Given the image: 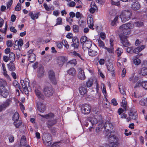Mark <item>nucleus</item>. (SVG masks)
<instances>
[{
  "instance_id": "1",
  "label": "nucleus",
  "mask_w": 147,
  "mask_h": 147,
  "mask_svg": "<svg viewBox=\"0 0 147 147\" xmlns=\"http://www.w3.org/2000/svg\"><path fill=\"white\" fill-rule=\"evenodd\" d=\"M134 25V24L129 22L122 25L119 28L118 32L119 33V36L121 42L123 45L125 47L128 46L129 45L126 35L130 34V29L133 28Z\"/></svg>"
},
{
  "instance_id": "2",
  "label": "nucleus",
  "mask_w": 147,
  "mask_h": 147,
  "mask_svg": "<svg viewBox=\"0 0 147 147\" xmlns=\"http://www.w3.org/2000/svg\"><path fill=\"white\" fill-rule=\"evenodd\" d=\"M109 136L110 140H111L109 141L110 144L102 145L99 147H116L119 145L120 142L117 137L114 135Z\"/></svg>"
},
{
  "instance_id": "3",
  "label": "nucleus",
  "mask_w": 147,
  "mask_h": 147,
  "mask_svg": "<svg viewBox=\"0 0 147 147\" xmlns=\"http://www.w3.org/2000/svg\"><path fill=\"white\" fill-rule=\"evenodd\" d=\"M132 15V12L130 10L128 9L124 10L121 12L120 18L122 22H125L131 19Z\"/></svg>"
},
{
  "instance_id": "4",
  "label": "nucleus",
  "mask_w": 147,
  "mask_h": 147,
  "mask_svg": "<svg viewBox=\"0 0 147 147\" xmlns=\"http://www.w3.org/2000/svg\"><path fill=\"white\" fill-rule=\"evenodd\" d=\"M103 127H104L106 131H107L112 129L113 128V126L112 124L109 121H107L104 125L102 123L99 124L97 128L96 129V131L97 132H99V131L102 130Z\"/></svg>"
},
{
  "instance_id": "5",
  "label": "nucleus",
  "mask_w": 147,
  "mask_h": 147,
  "mask_svg": "<svg viewBox=\"0 0 147 147\" xmlns=\"http://www.w3.org/2000/svg\"><path fill=\"white\" fill-rule=\"evenodd\" d=\"M82 112L84 114H88L90 113L91 110L90 106L88 104L83 105L81 108Z\"/></svg>"
},
{
  "instance_id": "6",
  "label": "nucleus",
  "mask_w": 147,
  "mask_h": 147,
  "mask_svg": "<svg viewBox=\"0 0 147 147\" xmlns=\"http://www.w3.org/2000/svg\"><path fill=\"white\" fill-rule=\"evenodd\" d=\"M87 24L89 28L94 29L93 27L94 26V21L92 15L90 14H89L87 18Z\"/></svg>"
},
{
  "instance_id": "7",
  "label": "nucleus",
  "mask_w": 147,
  "mask_h": 147,
  "mask_svg": "<svg viewBox=\"0 0 147 147\" xmlns=\"http://www.w3.org/2000/svg\"><path fill=\"white\" fill-rule=\"evenodd\" d=\"M131 9L134 11H137L139 10L141 6L139 3L136 0H133L131 3Z\"/></svg>"
},
{
  "instance_id": "8",
  "label": "nucleus",
  "mask_w": 147,
  "mask_h": 147,
  "mask_svg": "<svg viewBox=\"0 0 147 147\" xmlns=\"http://www.w3.org/2000/svg\"><path fill=\"white\" fill-rule=\"evenodd\" d=\"M66 61V59L63 56H59L57 58V62L58 66L61 67Z\"/></svg>"
},
{
  "instance_id": "9",
  "label": "nucleus",
  "mask_w": 147,
  "mask_h": 147,
  "mask_svg": "<svg viewBox=\"0 0 147 147\" xmlns=\"http://www.w3.org/2000/svg\"><path fill=\"white\" fill-rule=\"evenodd\" d=\"M33 49L30 50L27 53L28 60L31 62H33L36 60V56L33 53Z\"/></svg>"
},
{
  "instance_id": "10",
  "label": "nucleus",
  "mask_w": 147,
  "mask_h": 147,
  "mask_svg": "<svg viewBox=\"0 0 147 147\" xmlns=\"http://www.w3.org/2000/svg\"><path fill=\"white\" fill-rule=\"evenodd\" d=\"M114 37L112 36L110 39L109 42L110 46V48H108L105 47L104 49L106 50L109 53H113L114 51V48L113 47V41H114Z\"/></svg>"
},
{
  "instance_id": "11",
  "label": "nucleus",
  "mask_w": 147,
  "mask_h": 147,
  "mask_svg": "<svg viewBox=\"0 0 147 147\" xmlns=\"http://www.w3.org/2000/svg\"><path fill=\"white\" fill-rule=\"evenodd\" d=\"M44 92L46 96L49 97L53 95L54 90L51 87H46L44 89Z\"/></svg>"
},
{
  "instance_id": "12",
  "label": "nucleus",
  "mask_w": 147,
  "mask_h": 147,
  "mask_svg": "<svg viewBox=\"0 0 147 147\" xmlns=\"http://www.w3.org/2000/svg\"><path fill=\"white\" fill-rule=\"evenodd\" d=\"M49 78L53 84L55 85L57 83L54 72L53 70H50L49 72Z\"/></svg>"
},
{
  "instance_id": "13",
  "label": "nucleus",
  "mask_w": 147,
  "mask_h": 147,
  "mask_svg": "<svg viewBox=\"0 0 147 147\" xmlns=\"http://www.w3.org/2000/svg\"><path fill=\"white\" fill-rule=\"evenodd\" d=\"M97 81L96 78L94 77L89 78L86 82V85L87 87L89 88L91 87L93 83H96Z\"/></svg>"
},
{
  "instance_id": "14",
  "label": "nucleus",
  "mask_w": 147,
  "mask_h": 147,
  "mask_svg": "<svg viewBox=\"0 0 147 147\" xmlns=\"http://www.w3.org/2000/svg\"><path fill=\"white\" fill-rule=\"evenodd\" d=\"M92 45V42L91 41L87 40L83 43L82 49L84 50L85 51L90 48Z\"/></svg>"
},
{
  "instance_id": "15",
  "label": "nucleus",
  "mask_w": 147,
  "mask_h": 147,
  "mask_svg": "<svg viewBox=\"0 0 147 147\" xmlns=\"http://www.w3.org/2000/svg\"><path fill=\"white\" fill-rule=\"evenodd\" d=\"M37 109L40 112H44L45 110V105L41 102H38L37 105Z\"/></svg>"
},
{
  "instance_id": "16",
  "label": "nucleus",
  "mask_w": 147,
  "mask_h": 147,
  "mask_svg": "<svg viewBox=\"0 0 147 147\" xmlns=\"http://www.w3.org/2000/svg\"><path fill=\"white\" fill-rule=\"evenodd\" d=\"M78 77L79 79L82 80H84L86 78L84 71L81 69H79Z\"/></svg>"
},
{
  "instance_id": "17",
  "label": "nucleus",
  "mask_w": 147,
  "mask_h": 147,
  "mask_svg": "<svg viewBox=\"0 0 147 147\" xmlns=\"http://www.w3.org/2000/svg\"><path fill=\"white\" fill-rule=\"evenodd\" d=\"M141 86L145 89L147 90V81H144L142 82H137L134 88H137Z\"/></svg>"
},
{
  "instance_id": "18",
  "label": "nucleus",
  "mask_w": 147,
  "mask_h": 147,
  "mask_svg": "<svg viewBox=\"0 0 147 147\" xmlns=\"http://www.w3.org/2000/svg\"><path fill=\"white\" fill-rule=\"evenodd\" d=\"M146 47L145 45H142L135 48L133 51V53L135 54H138L143 50Z\"/></svg>"
},
{
  "instance_id": "19",
  "label": "nucleus",
  "mask_w": 147,
  "mask_h": 147,
  "mask_svg": "<svg viewBox=\"0 0 147 147\" xmlns=\"http://www.w3.org/2000/svg\"><path fill=\"white\" fill-rule=\"evenodd\" d=\"M90 7L91 8L89 9V11L92 13H94L95 11L97 9V7L95 3L94 2H92L91 3Z\"/></svg>"
},
{
  "instance_id": "20",
  "label": "nucleus",
  "mask_w": 147,
  "mask_h": 147,
  "mask_svg": "<svg viewBox=\"0 0 147 147\" xmlns=\"http://www.w3.org/2000/svg\"><path fill=\"white\" fill-rule=\"evenodd\" d=\"M29 15L31 17L32 19L34 20L38 18L39 13L37 12L34 13L33 12L30 11L29 13Z\"/></svg>"
},
{
  "instance_id": "21",
  "label": "nucleus",
  "mask_w": 147,
  "mask_h": 147,
  "mask_svg": "<svg viewBox=\"0 0 147 147\" xmlns=\"http://www.w3.org/2000/svg\"><path fill=\"white\" fill-rule=\"evenodd\" d=\"M51 138L50 135H48L47 138L44 141V143L47 146H50L52 144Z\"/></svg>"
},
{
  "instance_id": "22",
  "label": "nucleus",
  "mask_w": 147,
  "mask_h": 147,
  "mask_svg": "<svg viewBox=\"0 0 147 147\" xmlns=\"http://www.w3.org/2000/svg\"><path fill=\"white\" fill-rule=\"evenodd\" d=\"M107 69L109 72L111 73L113 76L115 75V71L113 69V65L112 64H110L107 66Z\"/></svg>"
},
{
  "instance_id": "23",
  "label": "nucleus",
  "mask_w": 147,
  "mask_h": 147,
  "mask_svg": "<svg viewBox=\"0 0 147 147\" xmlns=\"http://www.w3.org/2000/svg\"><path fill=\"white\" fill-rule=\"evenodd\" d=\"M132 60L134 64L136 65H138L141 63V60L138 58V55L134 56Z\"/></svg>"
},
{
  "instance_id": "24",
  "label": "nucleus",
  "mask_w": 147,
  "mask_h": 147,
  "mask_svg": "<svg viewBox=\"0 0 147 147\" xmlns=\"http://www.w3.org/2000/svg\"><path fill=\"white\" fill-rule=\"evenodd\" d=\"M79 90L80 93L82 95H84L87 92V88L85 86L80 87L79 88Z\"/></svg>"
},
{
  "instance_id": "25",
  "label": "nucleus",
  "mask_w": 147,
  "mask_h": 147,
  "mask_svg": "<svg viewBox=\"0 0 147 147\" xmlns=\"http://www.w3.org/2000/svg\"><path fill=\"white\" fill-rule=\"evenodd\" d=\"M0 92L1 95L5 98H6L8 95V91L4 88L3 89H0Z\"/></svg>"
},
{
  "instance_id": "26",
  "label": "nucleus",
  "mask_w": 147,
  "mask_h": 147,
  "mask_svg": "<svg viewBox=\"0 0 147 147\" xmlns=\"http://www.w3.org/2000/svg\"><path fill=\"white\" fill-rule=\"evenodd\" d=\"M119 16H116L113 20H111V25L113 26H115L118 23Z\"/></svg>"
},
{
  "instance_id": "27",
  "label": "nucleus",
  "mask_w": 147,
  "mask_h": 147,
  "mask_svg": "<svg viewBox=\"0 0 147 147\" xmlns=\"http://www.w3.org/2000/svg\"><path fill=\"white\" fill-rule=\"evenodd\" d=\"M127 102L125 97H123L122 98V102H121V106L124 108L125 111L126 109Z\"/></svg>"
},
{
  "instance_id": "28",
  "label": "nucleus",
  "mask_w": 147,
  "mask_h": 147,
  "mask_svg": "<svg viewBox=\"0 0 147 147\" xmlns=\"http://www.w3.org/2000/svg\"><path fill=\"white\" fill-rule=\"evenodd\" d=\"M139 73L141 75L145 76L147 75V68L145 67H142L139 70Z\"/></svg>"
},
{
  "instance_id": "29",
  "label": "nucleus",
  "mask_w": 147,
  "mask_h": 147,
  "mask_svg": "<svg viewBox=\"0 0 147 147\" xmlns=\"http://www.w3.org/2000/svg\"><path fill=\"white\" fill-rule=\"evenodd\" d=\"M38 76L39 77H41L43 74L44 73V68L42 65H40L38 68Z\"/></svg>"
},
{
  "instance_id": "30",
  "label": "nucleus",
  "mask_w": 147,
  "mask_h": 147,
  "mask_svg": "<svg viewBox=\"0 0 147 147\" xmlns=\"http://www.w3.org/2000/svg\"><path fill=\"white\" fill-rule=\"evenodd\" d=\"M19 118V115L18 113L16 112L12 116V120L14 123H17L18 121Z\"/></svg>"
},
{
  "instance_id": "31",
  "label": "nucleus",
  "mask_w": 147,
  "mask_h": 147,
  "mask_svg": "<svg viewBox=\"0 0 147 147\" xmlns=\"http://www.w3.org/2000/svg\"><path fill=\"white\" fill-rule=\"evenodd\" d=\"M138 76H134V74H133L129 78V81H132L133 82L135 83L138 80Z\"/></svg>"
},
{
  "instance_id": "32",
  "label": "nucleus",
  "mask_w": 147,
  "mask_h": 147,
  "mask_svg": "<svg viewBox=\"0 0 147 147\" xmlns=\"http://www.w3.org/2000/svg\"><path fill=\"white\" fill-rule=\"evenodd\" d=\"M68 74L72 76H76V71L74 68H70L67 71Z\"/></svg>"
},
{
  "instance_id": "33",
  "label": "nucleus",
  "mask_w": 147,
  "mask_h": 147,
  "mask_svg": "<svg viewBox=\"0 0 147 147\" xmlns=\"http://www.w3.org/2000/svg\"><path fill=\"white\" fill-rule=\"evenodd\" d=\"M11 102V100L10 99H7L5 102H4L2 105L3 108L5 109L10 105Z\"/></svg>"
},
{
  "instance_id": "34",
  "label": "nucleus",
  "mask_w": 147,
  "mask_h": 147,
  "mask_svg": "<svg viewBox=\"0 0 147 147\" xmlns=\"http://www.w3.org/2000/svg\"><path fill=\"white\" fill-rule=\"evenodd\" d=\"M72 42L73 43L71 45L72 47L75 48H77L79 44V42L78 40L77 39H73Z\"/></svg>"
},
{
  "instance_id": "35",
  "label": "nucleus",
  "mask_w": 147,
  "mask_h": 147,
  "mask_svg": "<svg viewBox=\"0 0 147 147\" xmlns=\"http://www.w3.org/2000/svg\"><path fill=\"white\" fill-rule=\"evenodd\" d=\"M129 115L130 117L129 118H130V119L131 118L135 120L137 118V115L136 112L130 111Z\"/></svg>"
},
{
  "instance_id": "36",
  "label": "nucleus",
  "mask_w": 147,
  "mask_h": 147,
  "mask_svg": "<svg viewBox=\"0 0 147 147\" xmlns=\"http://www.w3.org/2000/svg\"><path fill=\"white\" fill-rule=\"evenodd\" d=\"M71 54L76 57L80 58L82 60L84 61V60L80 54L76 51H74L71 52Z\"/></svg>"
},
{
  "instance_id": "37",
  "label": "nucleus",
  "mask_w": 147,
  "mask_h": 147,
  "mask_svg": "<svg viewBox=\"0 0 147 147\" xmlns=\"http://www.w3.org/2000/svg\"><path fill=\"white\" fill-rule=\"evenodd\" d=\"M88 53L90 56L92 57H94L98 54L97 52L96 51L92 49H90L88 50Z\"/></svg>"
},
{
  "instance_id": "38",
  "label": "nucleus",
  "mask_w": 147,
  "mask_h": 147,
  "mask_svg": "<svg viewBox=\"0 0 147 147\" xmlns=\"http://www.w3.org/2000/svg\"><path fill=\"white\" fill-rule=\"evenodd\" d=\"M88 119L92 125L96 124L97 123V120L96 118L95 117H90L88 118Z\"/></svg>"
},
{
  "instance_id": "39",
  "label": "nucleus",
  "mask_w": 147,
  "mask_h": 147,
  "mask_svg": "<svg viewBox=\"0 0 147 147\" xmlns=\"http://www.w3.org/2000/svg\"><path fill=\"white\" fill-rule=\"evenodd\" d=\"M100 89L102 93L104 96L106 94V90L105 86V84L103 83H101L100 85Z\"/></svg>"
},
{
  "instance_id": "40",
  "label": "nucleus",
  "mask_w": 147,
  "mask_h": 147,
  "mask_svg": "<svg viewBox=\"0 0 147 147\" xmlns=\"http://www.w3.org/2000/svg\"><path fill=\"white\" fill-rule=\"evenodd\" d=\"M6 85V82L5 80L1 79H0V89H3L4 87Z\"/></svg>"
},
{
  "instance_id": "41",
  "label": "nucleus",
  "mask_w": 147,
  "mask_h": 147,
  "mask_svg": "<svg viewBox=\"0 0 147 147\" xmlns=\"http://www.w3.org/2000/svg\"><path fill=\"white\" fill-rule=\"evenodd\" d=\"M35 92L36 96L38 98H41L42 97V94L41 92L39 89H38L37 88L35 89Z\"/></svg>"
},
{
  "instance_id": "42",
  "label": "nucleus",
  "mask_w": 147,
  "mask_h": 147,
  "mask_svg": "<svg viewBox=\"0 0 147 147\" xmlns=\"http://www.w3.org/2000/svg\"><path fill=\"white\" fill-rule=\"evenodd\" d=\"M139 104L141 105L147 106V98L142 99L140 101Z\"/></svg>"
},
{
  "instance_id": "43",
  "label": "nucleus",
  "mask_w": 147,
  "mask_h": 147,
  "mask_svg": "<svg viewBox=\"0 0 147 147\" xmlns=\"http://www.w3.org/2000/svg\"><path fill=\"white\" fill-rule=\"evenodd\" d=\"M42 117L47 119H50L51 118H53L54 116V114L53 113H49L45 115H39Z\"/></svg>"
},
{
  "instance_id": "44",
  "label": "nucleus",
  "mask_w": 147,
  "mask_h": 147,
  "mask_svg": "<svg viewBox=\"0 0 147 147\" xmlns=\"http://www.w3.org/2000/svg\"><path fill=\"white\" fill-rule=\"evenodd\" d=\"M26 138L25 136H22L20 143L21 145L22 146L25 145L26 144Z\"/></svg>"
},
{
  "instance_id": "45",
  "label": "nucleus",
  "mask_w": 147,
  "mask_h": 147,
  "mask_svg": "<svg viewBox=\"0 0 147 147\" xmlns=\"http://www.w3.org/2000/svg\"><path fill=\"white\" fill-rule=\"evenodd\" d=\"M119 88L121 93L123 95H125V93L124 91V88H123L121 84L119 85Z\"/></svg>"
},
{
  "instance_id": "46",
  "label": "nucleus",
  "mask_w": 147,
  "mask_h": 147,
  "mask_svg": "<svg viewBox=\"0 0 147 147\" xmlns=\"http://www.w3.org/2000/svg\"><path fill=\"white\" fill-rule=\"evenodd\" d=\"M9 58L11 61H14L15 59V54L13 52H10L9 54Z\"/></svg>"
},
{
  "instance_id": "47",
  "label": "nucleus",
  "mask_w": 147,
  "mask_h": 147,
  "mask_svg": "<svg viewBox=\"0 0 147 147\" xmlns=\"http://www.w3.org/2000/svg\"><path fill=\"white\" fill-rule=\"evenodd\" d=\"M7 66L9 69L10 71L13 70L15 68L14 64L12 62H10L8 64Z\"/></svg>"
},
{
  "instance_id": "48",
  "label": "nucleus",
  "mask_w": 147,
  "mask_h": 147,
  "mask_svg": "<svg viewBox=\"0 0 147 147\" xmlns=\"http://www.w3.org/2000/svg\"><path fill=\"white\" fill-rule=\"evenodd\" d=\"M18 46L16 45V49H18V48L19 46H20V47H21L23 45V40L21 39H19L18 41Z\"/></svg>"
},
{
  "instance_id": "49",
  "label": "nucleus",
  "mask_w": 147,
  "mask_h": 147,
  "mask_svg": "<svg viewBox=\"0 0 147 147\" xmlns=\"http://www.w3.org/2000/svg\"><path fill=\"white\" fill-rule=\"evenodd\" d=\"M62 24V19L61 18H58L56 20V23L55 26L61 25Z\"/></svg>"
},
{
  "instance_id": "50",
  "label": "nucleus",
  "mask_w": 147,
  "mask_h": 147,
  "mask_svg": "<svg viewBox=\"0 0 147 147\" xmlns=\"http://www.w3.org/2000/svg\"><path fill=\"white\" fill-rule=\"evenodd\" d=\"M78 24L79 26L82 27H84L85 26L86 24L84 21L82 20H80L78 21Z\"/></svg>"
},
{
  "instance_id": "51",
  "label": "nucleus",
  "mask_w": 147,
  "mask_h": 147,
  "mask_svg": "<svg viewBox=\"0 0 147 147\" xmlns=\"http://www.w3.org/2000/svg\"><path fill=\"white\" fill-rule=\"evenodd\" d=\"M13 86L16 88H19V89H20L21 87L20 86V84L18 82L15 80L13 81Z\"/></svg>"
},
{
  "instance_id": "52",
  "label": "nucleus",
  "mask_w": 147,
  "mask_h": 147,
  "mask_svg": "<svg viewBox=\"0 0 147 147\" xmlns=\"http://www.w3.org/2000/svg\"><path fill=\"white\" fill-rule=\"evenodd\" d=\"M134 25H135L136 26L140 27L143 26L144 24L142 22H137L134 23Z\"/></svg>"
},
{
  "instance_id": "53",
  "label": "nucleus",
  "mask_w": 147,
  "mask_h": 147,
  "mask_svg": "<svg viewBox=\"0 0 147 147\" xmlns=\"http://www.w3.org/2000/svg\"><path fill=\"white\" fill-rule=\"evenodd\" d=\"M98 43L99 46L100 47L104 48V49L105 47V44L103 42L100 40H98Z\"/></svg>"
},
{
  "instance_id": "54",
  "label": "nucleus",
  "mask_w": 147,
  "mask_h": 147,
  "mask_svg": "<svg viewBox=\"0 0 147 147\" xmlns=\"http://www.w3.org/2000/svg\"><path fill=\"white\" fill-rule=\"evenodd\" d=\"M116 51L118 56H119L123 53V50L122 49L119 48L117 49Z\"/></svg>"
},
{
  "instance_id": "55",
  "label": "nucleus",
  "mask_w": 147,
  "mask_h": 147,
  "mask_svg": "<svg viewBox=\"0 0 147 147\" xmlns=\"http://www.w3.org/2000/svg\"><path fill=\"white\" fill-rule=\"evenodd\" d=\"M73 30L75 32H78L79 31V27L76 25H74L73 27Z\"/></svg>"
},
{
  "instance_id": "56",
  "label": "nucleus",
  "mask_w": 147,
  "mask_h": 147,
  "mask_svg": "<svg viewBox=\"0 0 147 147\" xmlns=\"http://www.w3.org/2000/svg\"><path fill=\"white\" fill-rule=\"evenodd\" d=\"M88 40H87V38L86 36H82L80 39V42L81 43H84V42L86 41H87Z\"/></svg>"
},
{
  "instance_id": "57",
  "label": "nucleus",
  "mask_w": 147,
  "mask_h": 147,
  "mask_svg": "<svg viewBox=\"0 0 147 147\" xmlns=\"http://www.w3.org/2000/svg\"><path fill=\"white\" fill-rule=\"evenodd\" d=\"M62 44L66 48L68 49L69 48V46L65 40H64L63 41Z\"/></svg>"
},
{
  "instance_id": "58",
  "label": "nucleus",
  "mask_w": 147,
  "mask_h": 147,
  "mask_svg": "<svg viewBox=\"0 0 147 147\" xmlns=\"http://www.w3.org/2000/svg\"><path fill=\"white\" fill-rule=\"evenodd\" d=\"M7 45L8 47H11L13 45L12 41L11 40H8L6 42Z\"/></svg>"
},
{
  "instance_id": "59",
  "label": "nucleus",
  "mask_w": 147,
  "mask_h": 147,
  "mask_svg": "<svg viewBox=\"0 0 147 147\" xmlns=\"http://www.w3.org/2000/svg\"><path fill=\"white\" fill-rule=\"evenodd\" d=\"M21 9V4L18 3L17 5L15 8V10L17 11H18Z\"/></svg>"
},
{
  "instance_id": "60",
  "label": "nucleus",
  "mask_w": 147,
  "mask_h": 147,
  "mask_svg": "<svg viewBox=\"0 0 147 147\" xmlns=\"http://www.w3.org/2000/svg\"><path fill=\"white\" fill-rule=\"evenodd\" d=\"M75 15L76 18H81L82 16V14L79 12H77L76 13Z\"/></svg>"
},
{
  "instance_id": "61",
  "label": "nucleus",
  "mask_w": 147,
  "mask_h": 147,
  "mask_svg": "<svg viewBox=\"0 0 147 147\" xmlns=\"http://www.w3.org/2000/svg\"><path fill=\"white\" fill-rule=\"evenodd\" d=\"M98 75L100 76L102 78H104V75L102 73V71L100 70L99 69H98Z\"/></svg>"
},
{
  "instance_id": "62",
  "label": "nucleus",
  "mask_w": 147,
  "mask_h": 147,
  "mask_svg": "<svg viewBox=\"0 0 147 147\" xmlns=\"http://www.w3.org/2000/svg\"><path fill=\"white\" fill-rule=\"evenodd\" d=\"M121 118H125L127 120V121H129L130 120V118L129 117L126 118L127 115L125 114H123L121 115Z\"/></svg>"
},
{
  "instance_id": "63",
  "label": "nucleus",
  "mask_w": 147,
  "mask_h": 147,
  "mask_svg": "<svg viewBox=\"0 0 147 147\" xmlns=\"http://www.w3.org/2000/svg\"><path fill=\"white\" fill-rule=\"evenodd\" d=\"M132 96L135 98H138L141 96V94L138 93L137 92H134Z\"/></svg>"
},
{
  "instance_id": "64",
  "label": "nucleus",
  "mask_w": 147,
  "mask_h": 147,
  "mask_svg": "<svg viewBox=\"0 0 147 147\" xmlns=\"http://www.w3.org/2000/svg\"><path fill=\"white\" fill-rule=\"evenodd\" d=\"M59 11L58 10H55L54 11H53V15L56 17L59 16Z\"/></svg>"
}]
</instances>
